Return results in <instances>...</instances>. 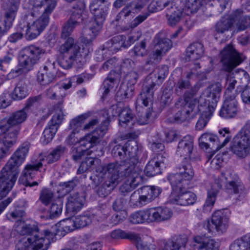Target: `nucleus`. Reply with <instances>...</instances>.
Instances as JSON below:
<instances>
[{"instance_id":"f257e3e1","label":"nucleus","mask_w":250,"mask_h":250,"mask_svg":"<svg viewBox=\"0 0 250 250\" xmlns=\"http://www.w3.org/2000/svg\"><path fill=\"white\" fill-rule=\"evenodd\" d=\"M138 163L137 159L132 157L120 164L112 163L109 166L108 170L119 178L118 184L124 178H126L120 188V191L125 195L132 191L143 182L142 170L137 166Z\"/></svg>"},{"instance_id":"f03ea898","label":"nucleus","mask_w":250,"mask_h":250,"mask_svg":"<svg viewBox=\"0 0 250 250\" xmlns=\"http://www.w3.org/2000/svg\"><path fill=\"white\" fill-rule=\"evenodd\" d=\"M222 90L221 84L216 83L208 86L203 92L200 99H191L195 92H188V120L193 119L197 115L204 110L213 114L219 101Z\"/></svg>"},{"instance_id":"7ed1b4c3","label":"nucleus","mask_w":250,"mask_h":250,"mask_svg":"<svg viewBox=\"0 0 250 250\" xmlns=\"http://www.w3.org/2000/svg\"><path fill=\"white\" fill-rule=\"evenodd\" d=\"M187 165L188 162L185 158V161L179 167V172L170 174L167 176L172 189L167 201L169 204L185 207L188 205Z\"/></svg>"},{"instance_id":"20e7f679","label":"nucleus","mask_w":250,"mask_h":250,"mask_svg":"<svg viewBox=\"0 0 250 250\" xmlns=\"http://www.w3.org/2000/svg\"><path fill=\"white\" fill-rule=\"evenodd\" d=\"M59 51L60 54L58 59V64L64 69H69L75 62L80 65L83 64L90 49H86L83 46L81 49L79 45L74 42L73 38L68 37L64 43L60 46Z\"/></svg>"},{"instance_id":"39448f33","label":"nucleus","mask_w":250,"mask_h":250,"mask_svg":"<svg viewBox=\"0 0 250 250\" xmlns=\"http://www.w3.org/2000/svg\"><path fill=\"white\" fill-rule=\"evenodd\" d=\"M17 231L22 235H27V241L32 247L37 250H47L50 244V239L54 236L51 231L44 229L40 230L37 226L26 224L23 222L17 221Z\"/></svg>"},{"instance_id":"423d86ee","label":"nucleus","mask_w":250,"mask_h":250,"mask_svg":"<svg viewBox=\"0 0 250 250\" xmlns=\"http://www.w3.org/2000/svg\"><path fill=\"white\" fill-rule=\"evenodd\" d=\"M42 53V49L35 45L25 47L21 52L19 67L11 70L9 75L13 77H16L23 73L28 72L39 60Z\"/></svg>"},{"instance_id":"0eeeda50","label":"nucleus","mask_w":250,"mask_h":250,"mask_svg":"<svg viewBox=\"0 0 250 250\" xmlns=\"http://www.w3.org/2000/svg\"><path fill=\"white\" fill-rule=\"evenodd\" d=\"M29 148L27 142L22 144L13 154L6 165L0 172V176H5L16 181L19 174L18 167L22 164Z\"/></svg>"},{"instance_id":"6e6552de","label":"nucleus","mask_w":250,"mask_h":250,"mask_svg":"<svg viewBox=\"0 0 250 250\" xmlns=\"http://www.w3.org/2000/svg\"><path fill=\"white\" fill-rule=\"evenodd\" d=\"M155 77L156 82H152L144 86L142 92L136 100V107L138 109L144 105L145 107L152 104L153 99L154 87L156 85H161L168 75V67L167 66H162L157 67L155 70Z\"/></svg>"},{"instance_id":"1a4fd4ad","label":"nucleus","mask_w":250,"mask_h":250,"mask_svg":"<svg viewBox=\"0 0 250 250\" xmlns=\"http://www.w3.org/2000/svg\"><path fill=\"white\" fill-rule=\"evenodd\" d=\"M250 147V120H248L230 143L231 151L240 158H245Z\"/></svg>"},{"instance_id":"9d476101","label":"nucleus","mask_w":250,"mask_h":250,"mask_svg":"<svg viewBox=\"0 0 250 250\" xmlns=\"http://www.w3.org/2000/svg\"><path fill=\"white\" fill-rule=\"evenodd\" d=\"M223 70L231 72L245 60V56L238 52L232 44H228L220 52Z\"/></svg>"},{"instance_id":"9b49d317","label":"nucleus","mask_w":250,"mask_h":250,"mask_svg":"<svg viewBox=\"0 0 250 250\" xmlns=\"http://www.w3.org/2000/svg\"><path fill=\"white\" fill-rule=\"evenodd\" d=\"M229 213L227 209L215 211L212 215L211 221L208 220L205 223L204 228L212 234L225 232L229 225Z\"/></svg>"},{"instance_id":"f8f14e48","label":"nucleus","mask_w":250,"mask_h":250,"mask_svg":"<svg viewBox=\"0 0 250 250\" xmlns=\"http://www.w3.org/2000/svg\"><path fill=\"white\" fill-rule=\"evenodd\" d=\"M226 191L229 194H237V201H244L249 192V190L241 181L238 175L234 174L225 186Z\"/></svg>"},{"instance_id":"ddd939ff","label":"nucleus","mask_w":250,"mask_h":250,"mask_svg":"<svg viewBox=\"0 0 250 250\" xmlns=\"http://www.w3.org/2000/svg\"><path fill=\"white\" fill-rule=\"evenodd\" d=\"M236 95H228L225 96L221 107L219 111V116L225 119L234 118L239 111V103L236 99Z\"/></svg>"},{"instance_id":"4468645a","label":"nucleus","mask_w":250,"mask_h":250,"mask_svg":"<svg viewBox=\"0 0 250 250\" xmlns=\"http://www.w3.org/2000/svg\"><path fill=\"white\" fill-rule=\"evenodd\" d=\"M49 15L42 14L32 23L27 22L25 37L27 40H32L39 36L49 22Z\"/></svg>"},{"instance_id":"2eb2a0df","label":"nucleus","mask_w":250,"mask_h":250,"mask_svg":"<svg viewBox=\"0 0 250 250\" xmlns=\"http://www.w3.org/2000/svg\"><path fill=\"white\" fill-rule=\"evenodd\" d=\"M188 67L190 72H188V78L195 73L193 70H197L200 68V63L195 62L200 59L204 53V47L202 43L199 42H194L188 46Z\"/></svg>"},{"instance_id":"dca6fc26","label":"nucleus","mask_w":250,"mask_h":250,"mask_svg":"<svg viewBox=\"0 0 250 250\" xmlns=\"http://www.w3.org/2000/svg\"><path fill=\"white\" fill-rule=\"evenodd\" d=\"M55 65L54 61L48 60L43 69L38 72L37 81L41 85H47L55 81L57 70Z\"/></svg>"},{"instance_id":"f3484780","label":"nucleus","mask_w":250,"mask_h":250,"mask_svg":"<svg viewBox=\"0 0 250 250\" xmlns=\"http://www.w3.org/2000/svg\"><path fill=\"white\" fill-rule=\"evenodd\" d=\"M220 139L215 134L206 132L203 134L199 138V145L202 149L206 150L210 148L215 152L221 148H217L219 146Z\"/></svg>"},{"instance_id":"a211bd4d","label":"nucleus","mask_w":250,"mask_h":250,"mask_svg":"<svg viewBox=\"0 0 250 250\" xmlns=\"http://www.w3.org/2000/svg\"><path fill=\"white\" fill-rule=\"evenodd\" d=\"M42 160L40 159V161ZM42 166V164L41 161L38 163L27 165L22 171L23 177L20 179L21 181H24L23 184L25 186H29L30 187L38 185L37 182H34L31 183L29 180L32 179L35 175L39 169Z\"/></svg>"},{"instance_id":"6ab92c4d","label":"nucleus","mask_w":250,"mask_h":250,"mask_svg":"<svg viewBox=\"0 0 250 250\" xmlns=\"http://www.w3.org/2000/svg\"><path fill=\"white\" fill-rule=\"evenodd\" d=\"M25 109L17 111L12 113L6 120H2L0 122V127L6 130L9 126L14 127L24 122L27 117Z\"/></svg>"},{"instance_id":"aec40b11","label":"nucleus","mask_w":250,"mask_h":250,"mask_svg":"<svg viewBox=\"0 0 250 250\" xmlns=\"http://www.w3.org/2000/svg\"><path fill=\"white\" fill-rule=\"evenodd\" d=\"M233 23H236L237 31H244L250 28V16L245 15L243 10L237 9L231 13Z\"/></svg>"},{"instance_id":"412c9836","label":"nucleus","mask_w":250,"mask_h":250,"mask_svg":"<svg viewBox=\"0 0 250 250\" xmlns=\"http://www.w3.org/2000/svg\"><path fill=\"white\" fill-rule=\"evenodd\" d=\"M163 0H156L152 1L148 6V12L140 15L136 17L130 23L129 28L133 29L139 24L143 22L149 16L150 13L156 12L162 9Z\"/></svg>"},{"instance_id":"4be33fe9","label":"nucleus","mask_w":250,"mask_h":250,"mask_svg":"<svg viewBox=\"0 0 250 250\" xmlns=\"http://www.w3.org/2000/svg\"><path fill=\"white\" fill-rule=\"evenodd\" d=\"M165 157L161 153H158L156 157L153 158L146 165L145 172L149 177L154 176L161 173V167L164 163Z\"/></svg>"},{"instance_id":"5701e85b","label":"nucleus","mask_w":250,"mask_h":250,"mask_svg":"<svg viewBox=\"0 0 250 250\" xmlns=\"http://www.w3.org/2000/svg\"><path fill=\"white\" fill-rule=\"evenodd\" d=\"M195 244L194 250H215L216 243L215 241L207 237L205 235H197L194 238Z\"/></svg>"},{"instance_id":"b1692460","label":"nucleus","mask_w":250,"mask_h":250,"mask_svg":"<svg viewBox=\"0 0 250 250\" xmlns=\"http://www.w3.org/2000/svg\"><path fill=\"white\" fill-rule=\"evenodd\" d=\"M107 172L110 175L109 180L100 186L97 191L99 196L102 197H105L110 194L118 185L119 181V178L117 175L113 174V173L109 171H107Z\"/></svg>"},{"instance_id":"393cba45","label":"nucleus","mask_w":250,"mask_h":250,"mask_svg":"<svg viewBox=\"0 0 250 250\" xmlns=\"http://www.w3.org/2000/svg\"><path fill=\"white\" fill-rule=\"evenodd\" d=\"M132 44L128 40H125V37L119 35L114 37L106 42V48L112 53L117 52L122 47L127 48Z\"/></svg>"},{"instance_id":"a878e982","label":"nucleus","mask_w":250,"mask_h":250,"mask_svg":"<svg viewBox=\"0 0 250 250\" xmlns=\"http://www.w3.org/2000/svg\"><path fill=\"white\" fill-rule=\"evenodd\" d=\"M83 162L86 165L88 170L95 169L96 174L100 176L102 178L106 174L107 171H109L108 168L109 166L112 163H109L106 166H103L101 164L100 159L93 158H87Z\"/></svg>"},{"instance_id":"bb28decb","label":"nucleus","mask_w":250,"mask_h":250,"mask_svg":"<svg viewBox=\"0 0 250 250\" xmlns=\"http://www.w3.org/2000/svg\"><path fill=\"white\" fill-rule=\"evenodd\" d=\"M83 206V198L78 193L70 194L67 197L66 205V212L70 214L77 213Z\"/></svg>"},{"instance_id":"cd10ccee","label":"nucleus","mask_w":250,"mask_h":250,"mask_svg":"<svg viewBox=\"0 0 250 250\" xmlns=\"http://www.w3.org/2000/svg\"><path fill=\"white\" fill-rule=\"evenodd\" d=\"M104 0H93L90 3L89 8L95 18L105 19L108 7L104 4Z\"/></svg>"},{"instance_id":"c85d7f7f","label":"nucleus","mask_w":250,"mask_h":250,"mask_svg":"<svg viewBox=\"0 0 250 250\" xmlns=\"http://www.w3.org/2000/svg\"><path fill=\"white\" fill-rule=\"evenodd\" d=\"M154 47L162 51L165 54L171 49L172 42L171 40L166 38L163 32L158 33L153 40Z\"/></svg>"},{"instance_id":"c756f323","label":"nucleus","mask_w":250,"mask_h":250,"mask_svg":"<svg viewBox=\"0 0 250 250\" xmlns=\"http://www.w3.org/2000/svg\"><path fill=\"white\" fill-rule=\"evenodd\" d=\"M242 72L246 80V83H245L244 85H238L234 94L236 95V96H237V95L240 93L243 102L245 104H250V86L247 85L249 81V75L248 73L244 70H243Z\"/></svg>"},{"instance_id":"7c9ffc66","label":"nucleus","mask_w":250,"mask_h":250,"mask_svg":"<svg viewBox=\"0 0 250 250\" xmlns=\"http://www.w3.org/2000/svg\"><path fill=\"white\" fill-rule=\"evenodd\" d=\"M29 94V88L24 80L20 81L16 84L11 96L15 101H20L25 98Z\"/></svg>"},{"instance_id":"2f4dec72","label":"nucleus","mask_w":250,"mask_h":250,"mask_svg":"<svg viewBox=\"0 0 250 250\" xmlns=\"http://www.w3.org/2000/svg\"><path fill=\"white\" fill-rule=\"evenodd\" d=\"M84 13V6L83 3L79 2L73 7L71 11L69 19L77 21L79 23L83 22L86 19Z\"/></svg>"},{"instance_id":"473e14b6","label":"nucleus","mask_w":250,"mask_h":250,"mask_svg":"<svg viewBox=\"0 0 250 250\" xmlns=\"http://www.w3.org/2000/svg\"><path fill=\"white\" fill-rule=\"evenodd\" d=\"M99 142V137L95 135V132H92L82 138L78 144L86 151Z\"/></svg>"},{"instance_id":"72a5a7b5","label":"nucleus","mask_w":250,"mask_h":250,"mask_svg":"<svg viewBox=\"0 0 250 250\" xmlns=\"http://www.w3.org/2000/svg\"><path fill=\"white\" fill-rule=\"evenodd\" d=\"M218 193L219 190L217 189H214L212 187L208 190L207 199L203 207L204 212L208 213L211 211Z\"/></svg>"},{"instance_id":"f704fd0d","label":"nucleus","mask_w":250,"mask_h":250,"mask_svg":"<svg viewBox=\"0 0 250 250\" xmlns=\"http://www.w3.org/2000/svg\"><path fill=\"white\" fill-rule=\"evenodd\" d=\"M233 24L231 14L228 17H223L216 22L215 30L218 34H223L230 28Z\"/></svg>"},{"instance_id":"c9c22d12","label":"nucleus","mask_w":250,"mask_h":250,"mask_svg":"<svg viewBox=\"0 0 250 250\" xmlns=\"http://www.w3.org/2000/svg\"><path fill=\"white\" fill-rule=\"evenodd\" d=\"M229 250H250V233L234 241L230 245Z\"/></svg>"},{"instance_id":"e433bc0d","label":"nucleus","mask_w":250,"mask_h":250,"mask_svg":"<svg viewBox=\"0 0 250 250\" xmlns=\"http://www.w3.org/2000/svg\"><path fill=\"white\" fill-rule=\"evenodd\" d=\"M215 0H188V10L191 14L195 13L201 5H205L207 8L214 7Z\"/></svg>"},{"instance_id":"4c0bfd02","label":"nucleus","mask_w":250,"mask_h":250,"mask_svg":"<svg viewBox=\"0 0 250 250\" xmlns=\"http://www.w3.org/2000/svg\"><path fill=\"white\" fill-rule=\"evenodd\" d=\"M33 5L36 6H44V10L42 14L49 15L55 8L57 0H30Z\"/></svg>"},{"instance_id":"58836bf2","label":"nucleus","mask_w":250,"mask_h":250,"mask_svg":"<svg viewBox=\"0 0 250 250\" xmlns=\"http://www.w3.org/2000/svg\"><path fill=\"white\" fill-rule=\"evenodd\" d=\"M20 3L21 0H8L7 4L3 6L4 14L15 19Z\"/></svg>"},{"instance_id":"ea45409f","label":"nucleus","mask_w":250,"mask_h":250,"mask_svg":"<svg viewBox=\"0 0 250 250\" xmlns=\"http://www.w3.org/2000/svg\"><path fill=\"white\" fill-rule=\"evenodd\" d=\"M15 182L7 177L0 176V200L6 196L14 186Z\"/></svg>"},{"instance_id":"a19ab883","label":"nucleus","mask_w":250,"mask_h":250,"mask_svg":"<svg viewBox=\"0 0 250 250\" xmlns=\"http://www.w3.org/2000/svg\"><path fill=\"white\" fill-rule=\"evenodd\" d=\"M89 116V114L85 113L72 119L70 122L69 126L73 130V132L76 131L77 133H78L83 128V124Z\"/></svg>"},{"instance_id":"79ce46f5","label":"nucleus","mask_w":250,"mask_h":250,"mask_svg":"<svg viewBox=\"0 0 250 250\" xmlns=\"http://www.w3.org/2000/svg\"><path fill=\"white\" fill-rule=\"evenodd\" d=\"M105 19L95 18L90 21L87 28L84 29L85 33H90L93 36H96L102 27L103 23Z\"/></svg>"},{"instance_id":"37998d69","label":"nucleus","mask_w":250,"mask_h":250,"mask_svg":"<svg viewBox=\"0 0 250 250\" xmlns=\"http://www.w3.org/2000/svg\"><path fill=\"white\" fill-rule=\"evenodd\" d=\"M80 25L77 21L68 19L64 24L61 34L62 38L65 39L68 37L73 32L75 27Z\"/></svg>"},{"instance_id":"c03bdc74","label":"nucleus","mask_w":250,"mask_h":250,"mask_svg":"<svg viewBox=\"0 0 250 250\" xmlns=\"http://www.w3.org/2000/svg\"><path fill=\"white\" fill-rule=\"evenodd\" d=\"M230 3V0H215L214 7L210 10L211 16L217 15L221 14Z\"/></svg>"},{"instance_id":"a18cd8bd","label":"nucleus","mask_w":250,"mask_h":250,"mask_svg":"<svg viewBox=\"0 0 250 250\" xmlns=\"http://www.w3.org/2000/svg\"><path fill=\"white\" fill-rule=\"evenodd\" d=\"M65 148L62 146H58L54 149L46 157L48 164H52L57 161L63 154Z\"/></svg>"},{"instance_id":"49530a36","label":"nucleus","mask_w":250,"mask_h":250,"mask_svg":"<svg viewBox=\"0 0 250 250\" xmlns=\"http://www.w3.org/2000/svg\"><path fill=\"white\" fill-rule=\"evenodd\" d=\"M200 112L201 113V115L195 125V128L197 130H201L204 129L213 115L211 113L208 112L204 110H202Z\"/></svg>"},{"instance_id":"de8ad7c7","label":"nucleus","mask_w":250,"mask_h":250,"mask_svg":"<svg viewBox=\"0 0 250 250\" xmlns=\"http://www.w3.org/2000/svg\"><path fill=\"white\" fill-rule=\"evenodd\" d=\"M62 202L60 200H56L53 202L49 209L50 219H54L58 217L62 213Z\"/></svg>"},{"instance_id":"09e8293b","label":"nucleus","mask_w":250,"mask_h":250,"mask_svg":"<svg viewBox=\"0 0 250 250\" xmlns=\"http://www.w3.org/2000/svg\"><path fill=\"white\" fill-rule=\"evenodd\" d=\"M141 193H143L151 202L158 196L160 191L155 187L145 186L140 188Z\"/></svg>"},{"instance_id":"8fccbe9b","label":"nucleus","mask_w":250,"mask_h":250,"mask_svg":"<svg viewBox=\"0 0 250 250\" xmlns=\"http://www.w3.org/2000/svg\"><path fill=\"white\" fill-rule=\"evenodd\" d=\"M63 119V115L62 109L61 107H59L56 110L55 114L48 125L49 126L56 127L58 130L60 125L62 123Z\"/></svg>"},{"instance_id":"3c124183","label":"nucleus","mask_w":250,"mask_h":250,"mask_svg":"<svg viewBox=\"0 0 250 250\" xmlns=\"http://www.w3.org/2000/svg\"><path fill=\"white\" fill-rule=\"evenodd\" d=\"M220 143L217 148H222L225 146L231 138L229 128L225 127L219 130Z\"/></svg>"},{"instance_id":"603ef678","label":"nucleus","mask_w":250,"mask_h":250,"mask_svg":"<svg viewBox=\"0 0 250 250\" xmlns=\"http://www.w3.org/2000/svg\"><path fill=\"white\" fill-rule=\"evenodd\" d=\"M125 238L135 244L137 249H142L145 247L140 235L133 232L126 231Z\"/></svg>"},{"instance_id":"864d4df0","label":"nucleus","mask_w":250,"mask_h":250,"mask_svg":"<svg viewBox=\"0 0 250 250\" xmlns=\"http://www.w3.org/2000/svg\"><path fill=\"white\" fill-rule=\"evenodd\" d=\"M186 14L183 10H180L167 16V23L170 26H174L186 16Z\"/></svg>"},{"instance_id":"5fc2aeb1","label":"nucleus","mask_w":250,"mask_h":250,"mask_svg":"<svg viewBox=\"0 0 250 250\" xmlns=\"http://www.w3.org/2000/svg\"><path fill=\"white\" fill-rule=\"evenodd\" d=\"M156 208L159 222L169 220L172 216V211L168 208L157 207Z\"/></svg>"},{"instance_id":"6e6d98bb","label":"nucleus","mask_w":250,"mask_h":250,"mask_svg":"<svg viewBox=\"0 0 250 250\" xmlns=\"http://www.w3.org/2000/svg\"><path fill=\"white\" fill-rule=\"evenodd\" d=\"M78 179L74 178L71 180L60 183L59 185L60 190L64 191L66 193H69L74 189L78 184Z\"/></svg>"},{"instance_id":"4d7b16f0","label":"nucleus","mask_w":250,"mask_h":250,"mask_svg":"<svg viewBox=\"0 0 250 250\" xmlns=\"http://www.w3.org/2000/svg\"><path fill=\"white\" fill-rule=\"evenodd\" d=\"M62 229L66 233L77 229L74 217L67 218L60 222Z\"/></svg>"},{"instance_id":"13d9d810","label":"nucleus","mask_w":250,"mask_h":250,"mask_svg":"<svg viewBox=\"0 0 250 250\" xmlns=\"http://www.w3.org/2000/svg\"><path fill=\"white\" fill-rule=\"evenodd\" d=\"M56 127H53L52 126H48L45 128L43 134L42 139H43L42 142L45 144H47L50 141H51L54 135L57 131Z\"/></svg>"},{"instance_id":"bf43d9fd","label":"nucleus","mask_w":250,"mask_h":250,"mask_svg":"<svg viewBox=\"0 0 250 250\" xmlns=\"http://www.w3.org/2000/svg\"><path fill=\"white\" fill-rule=\"evenodd\" d=\"M119 124L121 125H126L133 119L131 111L128 108H124L119 115Z\"/></svg>"},{"instance_id":"052dcab7","label":"nucleus","mask_w":250,"mask_h":250,"mask_svg":"<svg viewBox=\"0 0 250 250\" xmlns=\"http://www.w3.org/2000/svg\"><path fill=\"white\" fill-rule=\"evenodd\" d=\"M77 229L84 227L91 222L90 217L87 215H81L74 217Z\"/></svg>"},{"instance_id":"680f3d73","label":"nucleus","mask_w":250,"mask_h":250,"mask_svg":"<svg viewBox=\"0 0 250 250\" xmlns=\"http://www.w3.org/2000/svg\"><path fill=\"white\" fill-rule=\"evenodd\" d=\"M164 54H165V53L153 47V50L149 55V60L146 62V64H152L154 62H159Z\"/></svg>"},{"instance_id":"e2e57ef3","label":"nucleus","mask_w":250,"mask_h":250,"mask_svg":"<svg viewBox=\"0 0 250 250\" xmlns=\"http://www.w3.org/2000/svg\"><path fill=\"white\" fill-rule=\"evenodd\" d=\"M3 21H0V34L3 35L10 29L15 19L4 14Z\"/></svg>"},{"instance_id":"0e129e2a","label":"nucleus","mask_w":250,"mask_h":250,"mask_svg":"<svg viewBox=\"0 0 250 250\" xmlns=\"http://www.w3.org/2000/svg\"><path fill=\"white\" fill-rule=\"evenodd\" d=\"M145 211L140 210L132 214L130 216V221L133 224L143 223L146 221Z\"/></svg>"},{"instance_id":"69168bd1","label":"nucleus","mask_w":250,"mask_h":250,"mask_svg":"<svg viewBox=\"0 0 250 250\" xmlns=\"http://www.w3.org/2000/svg\"><path fill=\"white\" fill-rule=\"evenodd\" d=\"M156 208H152L145 210L146 221L148 223L159 222Z\"/></svg>"},{"instance_id":"338daca9","label":"nucleus","mask_w":250,"mask_h":250,"mask_svg":"<svg viewBox=\"0 0 250 250\" xmlns=\"http://www.w3.org/2000/svg\"><path fill=\"white\" fill-rule=\"evenodd\" d=\"M129 149V146L127 145L125 147L121 145H117L113 148L111 152L112 155L114 157H119L120 159H122L126 155V151H127Z\"/></svg>"},{"instance_id":"774afa93","label":"nucleus","mask_w":250,"mask_h":250,"mask_svg":"<svg viewBox=\"0 0 250 250\" xmlns=\"http://www.w3.org/2000/svg\"><path fill=\"white\" fill-rule=\"evenodd\" d=\"M132 51L135 56L143 57L146 56L147 54V51L145 41H142L139 44L135 45Z\"/></svg>"}]
</instances>
